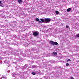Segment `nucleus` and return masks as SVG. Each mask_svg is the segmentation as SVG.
Wrapping results in <instances>:
<instances>
[{
	"instance_id": "obj_1",
	"label": "nucleus",
	"mask_w": 79,
	"mask_h": 79,
	"mask_svg": "<svg viewBox=\"0 0 79 79\" xmlns=\"http://www.w3.org/2000/svg\"><path fill=\"white\" fill-rule=\"evenodd\" d=\"M44 21L47 23H50L51 21V19L50 18H45Z\"/></svg>"
},
{
	"instance_id": "obj_2",
	"label": "nucleus",
	"mask_w": 79,
	"mask_h": 79,
	"mask_svg": "<svg viewBox=\"0 0 79 79\" xmlns=\"http://www.w3.org/2000/svg\"><path fill=\"white\" fill-rule=\"evenodd\" d=\"M33 34L34 36H37L38 35V33L37 32H34L33 33Z\"/></svg>"
},
{
	"instance_id": "obj_3",
	"label": "nucleus",
	"mask_w": 79,
	"mask_h": 79,
	"mask_svg": "<svg viewBox=\"0 0 79 79\" xmlns=\"http://www.w3.org/2000/svg\"><path fill=\"white\" fill-rule=\"evenodd\" d=\"M54 42L52 41H49V44L50 45H54Z\"/></svg>"
},
{
	"instance_id": "obj_4",
	"label": "nucleus",
	"mask_w": 79,
	"mask_h": 79,
	"mask_svg": "<svg viewBox=\"0 0 79 79\" xmlns=\"http://www.w3.org/2000/svg\"><path fill=\"white\" fill-rule=\"evenodd\" d=\"M52 55H57V53L56 52H54L52 53Z\"/></svg>"
},
{
	"instance_id": "obj_5",
	"label": "nucleus",
	"mask_w": 79,
	"mask_h": 79,
	"mask_svg": "<svg viewBox=\"0 0 79 79\" xmlns=\"http://www.w3.org/2000/svg\"><path fill=\"white\" fill-rule=\"evenodd\" d=\"M71 10V8H69L67 9V12H69V11H70Z\"/></svg>"
},
{
	"instance_id": "obj_6",
	"label": "nucleus",
	"mask_w": 79,
	"mask_h": 79,
	"mask_svg": "<svg viewBox=\"0 0 79 79\" xmlns=\"http://www.w3.org/2000/svg\"><path fill=\"white\" fill-rule=\"evenodd\" d=\"M58 44V43L56 42H54V45H57Z\"/></svg>"
},
{
	"instance_id": "obj_7",
	"label": "nucleus",
	"mask_w": 79,
	"mask_h": 79,
	"mask_svg": "<svg viewBox=\"0 0 79 79\" xmlns=\"http://www.w3.org/2000/svg\"><path fill=\"white\" fill-rule=\"evenodd\" d=\"M18 2L19 3H22L23 2V0H18Z\"/></svg>"
},
{
	"instance_id": "obj_8",
	"label": "nucleus",
	"mask_w": 79,
	"mask_h": 79,
	"mask_svg": "<svg viewBox=\"0 0 79 79\" xmlns=\"http://www.w3.org/2000/svg\"><path fill=\"white\" fill-rule=\"evenodd\" d=\"M44 19H40V20L41 21L42 23H44Z\"/></svg>"
},
{
	"instance_id": "obj_9",
	"label": "nucleus",
	"mask_w": 79,
	"mask_h": 79,
	"mask_svg": "<svg viewBox=\"0 0 79 79\" xmlns=\"http://www.w3.org/2000/svg\"><path fill=\"white\" fill-rule=\"evenodd\" d=\"M55 13L56 14V15H58V14H59V12L58 11H56Z\"/></svg>"
},
{
	"instance_id": "obj_10",
	"label": "nucleus",
	"mask_w": 79,
	"mask_h": 79,
	"mask_svg": "<svg viewBox=\"0 0 79 79\" xmlns=\"http://www.w3.org/2000/svg\"><path fill=\"white\" fill-rule=\"evenodd\" d=\"M36 20L37 21H40V19H39L36 18Z\"/></svg>"
},
{
	"instance_id": "obj_11",
	"label": "nucleus",
	"mask_w": 79,
	"mask_h": 79,
	"mask_svg": "<svg viewBox=\"0 0 79 79\" xmlns=\"http://www.w3.org/2000/svg\"><path fill=\"white\" fill-rule=\"evenodd\" d=\"M31 74L33 75H35V74H36V73H35V72H32L31 73Z\"/></svg>"
},
{
	"instance_id": "obj_12",
	"label": "nucleus",
	"mask_w": 79,
	"mask_h": 79,
	"mask_svg": "<svg viewBox=\"0 0 79 79\" xmlns=\"http://www.w3.org/2000/svg\"><path fill=\"white\" fill-rule=\"evenodd\" d=\"M76 37H79V34H77V35L76 36Z\"/></svg>"
},
{
	"instance_id": "obj_13",
	"label": "nucleus",
	"mask_w": 79,
	"mask_h": 79,
	"mask_svg": "<svg viewBox=\"0 0 79 79\" xmlns=\"http://www.w3.org/2000/svg\"><path fill=\"white\" fill-rule=\"evenodd\" d=\"M69 65V64L68 63H67L66 64V66H68Z\"/></svg>"
},
{
	"instance_id": "obj_14",
	"label": "nucleus",
	"mask_w": 79,
	"mask_h": 79,
	"mask_svg": "<svg viewBox=\"0 0 79 79\" xmlns=\"http://www.w3.org/2000/svg\"><path fill=\"white\" fill-rule=\"evenodd\" d=\"M71 61V59H68V60H67V62H68L69 61Z\"/></svg>"
},
{
	"instance_id": "obj_15",
	"label": "nucleus",
	"mask_w": 79,
	"mask_h": 79,
	"mask_svg": "<svg viewBox=\"0 0 79 79\" xmlns=\"http://www.w3.org/2000/svg\"><path fill=\"white\" fill-rule=\"evenodd\" d=\"M70 79H74V78H73V77H70Z\"/></svg>"
},
{
	"instance_id": "obj_16",
	"label": "nucleus",
	"mask_w": 79,
	"mask_h": 79,
	"mask_svg": "<svg viewBox=\"0 0 79 79\" xmlns=\"http://www.w3.org/2000/svg\"><path fill=\"white\" fill-rule=\"evenodd\" d=\"M38 23H42V22H41V21H39Z\"/></svg>"
},
{
	"instance_id": "obj_17",
	"label": "nucleus",
	"mask_w": 79,
	"mask_h": 79,
	"mask_svg": "<svg viewBox=\"0 0 79 79\" xmlns=\"http://www.w3.org/2000/svg\"><path fill=\"white\" fill-rule=\"evenodd\" d=\"M66 28H68L69 27V26H68V25H66Z\"/></svg>"
},
{
	"instance_id": "obj_18",
	"label": "nucleus",
	"mask_w": 79,
	"mask_h": 79,
	"mask_svg": "<svg viewBox=\"0 0 79 79\" xmlns=\"http://www.w3.org/2000/svg\"><path fill=\"white\" fill-rule=\"evenodd\" d=\"M0 6H2V7H3V6H2V5H0Z\"/></svg>"
},
{
	"instance_id": "obj_19",
	"label": "nucleus",
	"mask_w": 79,
	"mask_h": 79,
	"mask_svg": "<svg viewBox=\"0 0 79 79\" xmlns=\"http://www.w3.org/2000/svg\"><path fill=\"white\" fill-rule=\"evenodd\" d=\"M2 1H0V4H1V3H2Z\"/></svg>"
}]
</instances>
